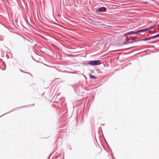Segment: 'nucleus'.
<instances>
[{"instance_id": "nucleus-1", "label": "nucleus", "mask_w": 159, "mask_h": 159, "mask_svg": "<svg viewBox=\"0 0 159 159\" xmlns=\"http://www.w3.org/2000/svg\"><path fill=\"white\" fill-rule=\"evenodd\" d=\"M101 62L99 60H93L89 61L88 64L90 65L91 66H97L100 64Z\"/></svg>"}, {"instance_id": "nucleus-2", "label": "nucleus", "mask_w": 159, "mask_h": 159, "mask_svg": "<svg viewBox=\"0 0 159 159\" xmlns=\"http://www.w3.org/2000/svg\"><path fill=\"white\" fill-rule=\"evenodd\" d=\"M158 37H159V34L157 35L154 36H153L150 37L148 38H144V39H141L140 40H142L143 41L149 40L152 39H154V38H155Z\"/></svg>"}, {"instance_id": "nucleus-3", "label": "nucleus", "mask_w": 159, "mask_h": 159, "mask_svg": "<svg viewBox=\"0 0 159 159\" xmlns=\"http://www.w3.org/2000/svg\"><path fill=\"white\" fill-rule=\"evenodd\" d=\"M106 11H107L106 8L104 7H100L98 9V11L99 12H106Z\"/></svg>"}, {"instance_id": "nucleus-4", "label": "nucleus", "mask_w": 159, "mask_h": 159, "mask_svg": "<svg viewBox=\"0 0 159 159\" xmlns=\"http://www.w3.org/2000/svg\"><path fill=\"white\" fill-rule=\"evenodd\" d=\"M132 34H134V31H131L125 33V35H129Z\"/></svg>"}, {"instance_id": "nucleus-5", "label": "nucleus", "mask_w": 159, "mask_h": 159, "mask_svg": "<svg viewBox=\"0 0 159 159\" xmlns=\"http://www.w3.org/2000/svg\"><path fill=\"white\" fill-rule=\"evenodd\" d=\"M140 33H142L141 30H139L137 31H134V34H137Z\"/></svg>"}, {"instance_id": "nucleus-6", "label": "nucleus", "mask_w": 159, "mask_h": 159, "mask_svg": "<svg viewBox=\"0 0 159 159\" xmlns=\"http://www.w3.org/2000/svg\"><path fill=\"white\" fill-rule=\"evenodd\" d=\"M90 77L91 78H92V79H96V77H95V76L93 75H90Z\"/></svg>"}, {"instance_id": "nucleus-7", "label": "nucleus", "mask_w": 159, "mask_h": 159, "mask_svg": "<svg viewBox=\"0 0 159 159\" xmlns=\"http://www.w3.org/2000/svg\"><path fill=\"white\" fill-rule=\"evenodd\" d=\"M142 30V32H145L147 31H148V30H149L148 28H146V29H141Z\"/></svg>"}, {"instance_id": "nucleus-8", "label": "nucleus", "mask_w": 159, "mask_h": 159, "mask_svg": "<svg viewBox=\"0 0 159 159\" xmlns=\"http://www.w3.org/2000/svg\"><path fill=\"white\" fill-rule=\"evenodd\" d=\"M155 27L154 26H152L151 27H150L149 28H148L149 30H150L153 28Z\"/></svg>"}, {"instance_id": "nucleus-9", "label": "nucleus", "mask_w": 159, "mask_h": 159, "mask_svg": "<svg viewBox=\"0 0 159 159\" xmlns=\"http://www.w3.org/2000/svg\"><path fill=\"white\" fill-rule=\"evenodd\" d=\"M129 41V40H125V41L124 42V43L125 44H126L127 42H128Z\"/></svg>"}, {"instance_id": "nucleus-10", "label": "nucleus", "mask_w": 159, "mask_h": 159, "mask_svg": "<svg viewBox=\"0 0 159 159\" xmlns=\"http://www.w3.org/2000/svg\"><path fill=\"white\" fill-rule=\"evenodd\" d=\"M26 39V40H27V41H30V42L31 43H33V40L31 39V41L29 40H28V39Z\"/></svg>"}, {"instance_id": "nucleus-11", "label": "nucleus", "mask_w": 159, "mask_h": 159, "mask_svg": "<svg viewBox=\"0 0 159 159\" xmlns=\"http://www.w3.org/2000/svg\"><path fill=\"white\" fill-rule=\"evenodd\" d=\"M143 2H144V3H145L146 4H147L148 3V2H146V1H143Z\"/></svg>"}, {"instance_id": "nucleus-12", "label": "nucleus", "mask_w": 159, "mask_h": 159, "mask_svg": "<svg viewBox=\"0 0 159 159\" xmlns=\"http://www.w3.org/2000/svg\"><path fill=\"white\" fill-rule=\"evenodd\" d=\"M152 32H152V31H149V33H152Z\"/></svg>"}, {"instance_id": "nucleus-13", "label": "nucleus", "mask_w": 159, "mask_h": 159, "mask_svg": "<svg viewBox=\"0 0 159 159\" xmlns=\"http://www.w3.org/2000/svg\"><path fill=\"white\" fill-rule=\"evenodd\" d=\"M25 73H27V74H30V73H27V72H25Z\"/></svg>"}]
</instances>
